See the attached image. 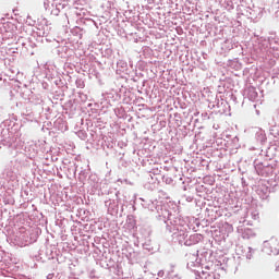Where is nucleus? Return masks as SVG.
<instances>
[{
	"instance_id": "obj_2",
	"label": "nucleus",
	"mask_w": 279,
	"mask_h": 279,
	"mask_svg": "<svg viewBox=\"0 0 279 279\" xmlns=\"http://www.w3.org/2000/svg\"><path fill=\"white\" fill-rule=\"evenodd\" d=\"M277 271H279V266L277 267Z\"/></svg>"
},
{
	"instance_id": "obj_1",
	"label": "nucleus",
	"mask_w": 279,
	"mask_h": 279,
	"mask_svg": "<svg viewBox=\"0 0 279 279\" xmlns=\"http://www.w3.org/2000/svg\"><path fill=\"white\" fill-rule=\"evenodd\" d=\"M269 245H274L275 252H278L279 242L276 239H271Z\"/></svg>"
}]
</instances>
